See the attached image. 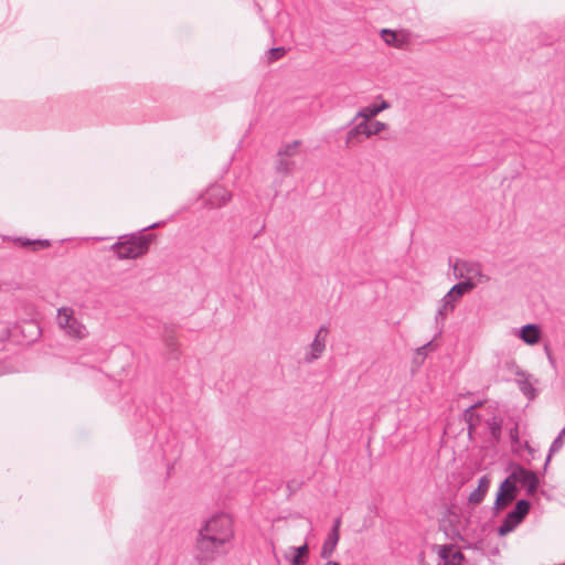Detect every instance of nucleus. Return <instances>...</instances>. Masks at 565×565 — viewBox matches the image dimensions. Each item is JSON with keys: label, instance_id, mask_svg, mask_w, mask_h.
<instances>
[{"label": "nucleus", "instance_id": "1", "mask_svg": "<svg viewBox=\"0 0 565 565\" xmlns=\"http://www.w3.org/2000/svg\"><path fill=\"white\" fill-rule=\"evenodd\" d=\"M234 537L233 521L228 514L217 513L203 522L193 547V557L200 565L213 562L227 552Z\"/></svg>", "mask_w": 565, "mask_h": 565}, {"label": "nucleus", "instance_id": "2", "mask_svg": "<svg viewBox=\"0 0 565 565\" xmlns=\"http://www.w3.org/2000/svg\"><path fill=\"white\" fill-rule=\"evenodd\" d=\"M161 224V222H156L137 233L120 236L118 242L111 245V250L119 259H136L143 256L149 250L150 244L156 237L154 234H145L143 232L156 228Z\"/></svg>", "mask_w": 565, "mask_h": 565}, {"label": "nucleus", "instance_id": "3", "mask_svg": "<svg viewBox=\"0 0 565 565\" xmlns=\"http://www.w3.org/2000/svg\"><path fill=\"white\" fill-rule=\"evenodd\" d=\"M530 510L531 502L529 500H518L514 508L507 513L501 524L498 526V535L502 537L513 532L525 520Z\"/></svg>", "mask_w": 565, "mask_h": 565}, {"label": "nucleus", "instance_id": "4", "mask_svg": "<svg viewBox=\"0 0 565 565\" xmlns=\"http://www.w3.org/2000/svg\"><path fill=\"white\" fill-rule=\"evenodd\" d=\"M57 324L71 338L85 339L88 335L87 328L75 317L72 308L62 307L57 310Z\"/></svg>", "mask_w": 565, "mask_h": 565}, {"label": "nucleus", "instance_id": "5", "mask_svg": "<svg viewBox=\"0 0 565 565\" xmlns=\"http://www.w3.org/2000/svg\"><path fill=\"white\" fill-rule=\"evenodd\" d=\"M519 493L518 484L514 479H510V475L500 483L493 503V512L498 514L515 500Z\"/></svg>", "mask_w": 565, "mask_h": 565}, {"label": "nucleus", "instance_id": "6", "mask_svg": "<svg viewBox=\"0 0 565 565\" xmlns=\"http://www.w3.org/2000/svg\"><path fill=\"white\" fill-rule=\"evenodd\" d=\"M510 479H514L516 484L520 483L529 495L535 494L540 487V478L536 472L529 470L519 463L513 466Z\"/></svg>", "mask_w": 565, "mask_h": 565}, {"label": "nucleus", "instance_id": "7", "mask_svg": "<svg viewBox=\"0 0 565 565\" xmlns=\"http://www.w3.org/2000/svg\"><path fill=\"white\" fill-rule=\"evenodd\" d=\"M329 333V329L326 326H321L310 344V352L306 354L305 361L307 363H312L317 359H319L322 352L326 349V338Z\"/></svg>", "mask_w": 565, "mask_h": 565}, {"label": "nucleus", "instance_id": "8", "mask_svg": "<svg viewBox=\"0 0 565 565\" xmlns=\"http://www.w3.org/2000/svg\"><path fill=\"white\" fill-rule=\"evenodd\" d=\"M515 335L529 345L537 344L542 339V329L536 323H527L515 331Z\"/></svg>", "mask_w": 565, "mask_h": 565}, {"label": "nucleus", "instance_id": "9", "mask_svg": "<svg viewBox=\"0 0 565 565\" xmlns=\"http://www.w3.org/2000/svg\"><path fill=\"white\" fill-rule=\"evenodd\" d=\"M438 556L443 561V565H460L463 554L456 551L452 544L437 545Z\"/></svg>", "mask_w": 565, "mask_h": 565}, {"label": "nucleus", "instance_id": "10", "mask_svg": "<svg viewBox=\"0 0 565 565\" xmlns=\"http://www.w3.org/2000/svg\"><path fill=\"white\" fill-rule=\"evenodd\" d=\"M391 107L390 103L385 99H381V103H374L366 107L361 108L354 118L350 121L352 125L358 118H363L364 120H370L371 118L376 117L381 111L388 109Z\"/></svg>", "mask_w": 565, "mask_h": 565}, {"label": "nucleus", "instance_id": "11", "mask_svg": "<svg viewBox=\"0 0 565 565\" xmlns=\"http://www.w3.org/2000/svg\"><path fill=\"white\" fill-rule=\"evenodd\" d=\"M367 130H369V122L366 120H363V121L354 125L347 132L345 148H350L352 145L361 142L363 136L370 137V135L367 134Z\"/></svg>", "mask_w": 565, "mask_h": 565}, {"label": "nucleus", "instance_id": "12", "mask_svg": "<svg viewBox=\"0 0 565 565\" xmlns=\"http://www.w3.org/2000/svg\"><path fill=\"white\" fill-rule=\"evenodd\" d=\"M490 484L491 478L488 475L480 477L477 488L468 497V502L475 505L480 504L488 493Z\"/></svg>", "mask_w": 565, "mask_h": 565}, {"label": "nucleus", "instance_id": "13", "mask_svg": "<svg viewBox=\"0 0 565 565\" xmlns=\"http://www.w3.org/2000/svg\"><path fill=\"white\" fill-rule=\"evenodd\" d=\"M231 192L222 185H214L207 191V201L212 206L225 205L231 200Z\"/></svg>", "mask_w": 565, "mask_h": 565}, {"label": "nucleus", "instance_id": "14", "mask_svg": "<svg viewBox=\"0 0 565 565\" xmlns=\"http://www.w3.org/2000/svg\"><path fill=\"white\" fill-rule=\"evenodd\" d=\"M455 310V307L447 302L444 298H441L439 307L436 311L435 316V324H436V337H440L444 332L445 321L449 313Z\"/></svg>", "mask_w": 565, "mask_h": 565}, {"label": "nucleus", "instance_id": "15", "mask_svg": "<svg viewBox=\"0 0 565 565\" xmlns=\"http://www.w3.org/2000/svg\"><path fill=\"white\" fill-rule=\"evenodd\" d=\"M482 405V402H478L463 412V420L468 425V434L471 435L476 431L477 426L481 423L482 416L481 414L477 413L476 409Z\"/></svg>", "mask_w": 565, "mask_h": 565}, {"label": "nucleus", "instance_id": "16", "mask_svg": "<svg viewBox=\"0 0 565 565\" xmlns=\"http://www.w3.org/2000/svg\"><path fill=\"white\" fill-rule=\"evenodd\" d=\"M454 270L455 275L460 278L472 276L473 279L477 276H481L479 265L467 262H457L454 266Z\"/></svg>", "mask_w": 565, "mask_h": 565}, {"label": "nucleus", "instance_id": "17", "mask_svg": "<svg viewBox=\"0 0 565 565\" xmlns=\"http://www.w3.org/2000/svg\"><path fill=\"white\" fill-rule=\"evenodd\" d=\"M487 429L490 434L491 441L498 444L501 440L503 419L497 415L484 420Z\"/></svg>", "mask_w": 565, "mask_h": 565}, {"label": "nucleus", "instance_id": "18", "mask_svg": "<svg viewBox=\"0 0 565 565\" xmlns=\"http://www.w3.org/2000/svg\"><path fill=\"white\" fill-rule=\"evenodd\" d=\"M339 540H340V535H334V534L328 533V535L322 544V547H321L320 556L323 559H329L332 556V554L339 543Z\"/></svg>", "mask_w": 565, "mask_h": 565}, {"label": "nucleus", "instance_id": "19", "mask_svg": "<svg viewBox=\"0 0 565 565\" xmlns=\"http://www.w3.org/2000/svg\"><path fill=\"white\" fill-rule=\"evenodd\" d=\"M564 443H565V426L561 429V431L558 433V435L555 437V439L552 441V444L550 446L548 454H547V457H546V460L544 463L545 468L548 466V463L552 459V456L563 448Z\"/></svg>", "mask_w": 565, "mask_h": 565}, {"label": "nucleus", "instance_id": "20", "mask_svg": "<svg viewBox=\"0 0 565 565\" xmlns=\"http://www.w3.org/2000/svg\"><path fill=\"white\" fill-rule=\"evenodd\" d=\"M14 242L23 247L32 246L34 250L45 249L51 246V242L47 239H30L24 237H17Z\"/></svg>", "mask_w": 565, "mask_h": 565}, {"label": "nucleus", "instance_id": "21", "mask_svg": "<svg viewBox=\"0 0 565 565\" xmlns=\"http://www.w3.org/2000/svg\"><path fill=\"white\" fill-rule=\"evenodd\" d=\"M476 287V282L472 280V276L463 277V280L452 286V291L459 296L466 295Z\"/></svg>", "mask_w": 565, "mask_h": 565}, {"label": "nucleus", "instance_id": "22", "mask_svg": "<svg viewBox=\"0 0 565 565\" xmlns=\"http://www.w3.org/2000/svg\"><path fill=\"white\" fill-rule=\"evenodd\" d=\"M381 38L386 44L391 46L401 47L403 44L398 33L390 29H383L381 31Z\"/></svg>", "mask_w": 565, "mask_h": 565}, {"label": "nucleus", "instance_id": "23", "mask_svg": "<svg viewBox=\"0 0 565 565\" xmlns=\"http://www.w3.org/2000/svg\"><path fill=\"white\" fill-rule=\"evenodd\" d=\"M295 555L290 559L291 565H305L309 554L308 544L305 543L294 548Z\"/></svg>", "mask_w": 565, "mask_h": 565}, {"label": "nucleus", "instance_id": "24", "mask_svg": "<svg viewBox=\"0 0 565 565\" xmlns=\"http://www.w3.org/2000/svg\"><path fill=\"white\" fill-rule=\"evenodd\" d=\"M164 343L168 350L169 359L178 360L180 351L177 341L172 335H164Z\"/></svg>", "mask_w": 565, "mask_h": 565}, {"label": "nucleus", "instance_id": "25", "mask_svg": "<svg viewBox=\"0 0 565 565\" xmlns=\"http://www.w3.org/2000/svg\"><path fill=\"white\" fill-rule=\"evenodd\" d=\"M300 146V141L299 140H295L290 143H286V145H282L277 154L279 157H291L295 154L296 152V149Z\"/></svg>", "mask_w": 565, "mask_h": 565}, {"label": "nucleus", "instance_id": "26", "mask_svg": "<svg viewBox=\"0 0 565 565\" xmlns=\"http://www.w3.org/2000/svg\"><path fill=\"white\" fill-rule=\"evenodd\" d=\"M292 166L294 163L291 161H288L286 159H282L280 158L278 161H277V164H276V170L277 172L279 173H282V174H288L291 172L292 170Z\"/></svg>", "mask_w": 565, "mask_h": 565}, {"label": "nucleus", "instance_id": "27", "mask_svg": "<svg viewBox=\"0 0 565 565\" xmlns=\"http://www.w3.org/2000/svg\"><path fill=\"white\" fill-rule=\"evenodd\" d=\"M386 128H387V125L385 122L374 121L372 124H369L367 134L370 135V137H372V136L379 135L380 132H382Z\"/></svg>", "mask_w": 565, "mask_h": 565}, {"label": "nucleus", "instance_id": "28", "mask_svg": "<svg viewBox=\"0 0 565 565\" xmlns=\"http://www.w3.org/2000/svg\"><path fill=\"white\" fill-rule=\"evenodd\" d=\"M286 53V50L284 46H278V47H271L270 50H268V61L269 62H275L279 58H281Z\"/></svg>", "mask_w": 565, "mask_h": 565}, {"label": "nucleus", "instance_id": "29", "mask_svg": "<svg viewBox=\"0 0 565 565\" xmlns=\"http://www.w3.org/2000/svg\"><path fill=\"white\" fill-rule=\"evenodd\" d=\"M443 298L456 308L457 302L462 298V296H459L456 292H454L451 287L450 290Z\"/></svg>", "mask_w": 565, "mask_h": 565}, {"label": "nucleus", "instance_id": "30", "mask_svg": "<svg viewBox=\"0 0 565 565\" xmlns=\"http://www.w3.org/2000/svg\"><path fill=\"white\" fill-rule=\"evenodd\" d=\"M436 338H437V337L435 335V338H434L433 340L428 341L427 343H425L424 345H422L420 348H418V349L416 350L417 354H418V355H424V356H425V355H426V352H427L428 350H430V351L435 350L437 345L434 343V340H435Z\"/></svg>", "mask_w": 565, "mask_h": 565}, {"label": "nucleus", "instance_id": "31", "mask_svg": "<svg viewBox=\"0 0 565 565\" xmlns=\"http://www.w3.org/2000/svg\"><path fill=\"white\" fill-rule=\"evenodd\" d=\"M520 388L525 396H527L530 398L534 397L535 390L530 382H527V381L522 382Z\"/></svg>", "mask_w": 565, "mask_h": 565}, {"label": "nucleus", "instance_id": "32", "mask_svg": "<svg viewBox=\"0 0 565 565\" xmlns=\"http://www.w3.org/2000/svg\"><path fill=\"white\" fill-rule=\"evenodd\" d=\"M509 436L512 444H518L520 441V434H519V425L514 424L513 427L509 430Z\"/></svg>", "mask_w": 565, "mask_h": 565}, {"label": "nucleus", "instance_id": "33", "mask_svg": "<svg viewBox=\"0 0 565 565\" xmlns=\"http://www.w3.org/2000/svg\"><path fill=\"white\" fill-rule=\"evenodd\" d=\"M301 486H302V481H299L297 479H292L287 482V488L290 493H294L297 490H299Z\"/></svg>", "mask_w": 565, "mask_h": 565}, {"label": "nucleus", "instance_id": "34", "mask_svg": "<svg viewBox=\"0 0 565 565\" xmlns=\"http://www.w3.org/2000/svg\"><path fill=\"white\" fill-rule=\"evenodd\" d=\"M340 527H341V518H335L333 520L332 526L329 531L330 534L340 535Z\"/></svg>", "mask_w": 565, "mask_h": 565}, {"label": "nucleus", "instance_id": "35", "mask_svg": "<svg viewBox=\"0 0 565 565\" xmlns=\"http://www.w3.org/2000/svg\"><path fill=\"white\" fill-rule=\"evenodd\" d=\"M326 565H340V563H339V562H335V561H330V559H329V561L326 563Z\"/></svg>", "mask_w": 565, "mask_h": 565}, {"label": "nucleus", "instance_id": "36", "mask_svg": "<svg viewBox=\"0 0 565 565\" xmlns=\"http://www.w3.org/2000/svg\"><path fill=\"white\" fill-rule=\"evenodd\" d=\"M6 374V367L0 364V375Z\"/></svg>", "mask_w": 565, "mask_h": 565}, {"label": "nucleus", "instance_id": "37", "mask_svg": "<svg viewBox=\"0 0 565 565\" xmlns=\"http://www.w3.org/2000/svg\"><path fill=\"white\" fill-rule=\"evenodd\" d=\"M545 350H546V352H548L547 347H545ZM547 356H548V360H550L551 362H553L552 355H551L550 353H547Z\"/></svg>", "mask_w": 565, "mask_h": 565}, {"label": "nucleus", "instance_id": "38", "mask_svg": "<svg viewBox=\"0 0 565 565\" xmlns=\"http://www.w3.org/2000/svg\"><path fill=\"white\" fill-rule=\"evenodd\" d=\"M526 448H527L530 451H532V449H531V447H530V445H529L527 443H526Z\"/></svg>", "mask_w": 565, "mask_h": 565}]
</instances>
